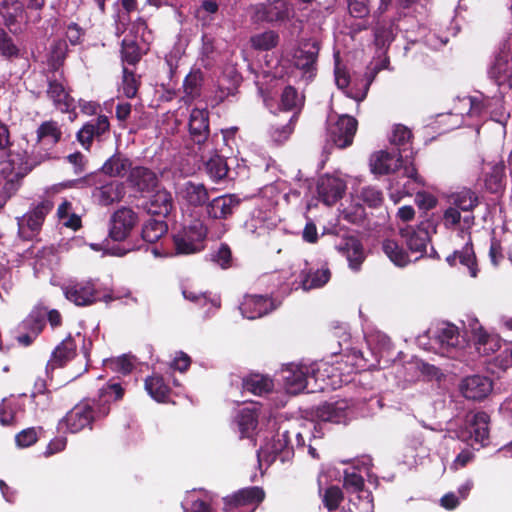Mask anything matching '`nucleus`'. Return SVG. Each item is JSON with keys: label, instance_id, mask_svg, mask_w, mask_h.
Masks as SVG:
<instances>
[{"label": "nucleus", "instance_id": "35", "mask_svg": "<svg viewBox=\"0 0 512 512\" xmlns=\"http://www.w3.org/2000/svg\"><path fill=\"white\" fill-rule=\"evenodd\" d=\"M0 15L4 24L11 28L19 19L26 17L24 3L20 0H0Z\"/></svg>", "mask_w": 512, "mask_h": 512}, {"label": "nucleus", "instance_id": "25", "mask_svg": "<svg viewBox=\"0 0 512 512\" xmlns=\"http://www.w3.org/2000/svg\"><path fill=\"white\" fill-rule=\"evenodd\" d=\"M347 409L345 400L325 402L315 409V417L322 422L341 423L347 418Z\"/></svg>", "mask_w": 512, "mask_h": 512}, {"label": "nucleus", "instance_id": "7", "mask_svg": "<svg viewBox=\"0 0 512 512\" xmlns=\"http://www.w3.org/2000/svg\"><path fill=\"white\" fill-rule=\"evenodd\" d=\"M138 222V213L131 207L122 206L110 216L108 236L116 242L125 241L131 235Z\"/></svg>", "mask_w": 512, "mask_h": 512}, {"label": "nucleus", "instance_id": "22", "mask_svg": "<svg viewBox=\"0 0 512 512\" xmlns=\"http://www.w3.org/2000/svg\"><path fill=\"white\" fill-rule=\"evenodd\" d=\"M143 208L150 215L166 218L174 208L172 194L166 189L157 190L144 203Z\"/></svg>", "mask_w": 512, "mask_h": 512}, {"label": "nucleus", "instance_id": "45", "mask_svg": "<svg viewBox=\"0 0 512 512\" xmlns=\"http://www.w3.org/2000/svg\"><path fill=\"white\" fill-rule=\"evenodd\" d=\"M236 423L241 438L250 437L258 425V414L255 409L243 408L236 416Z\"/></svg>", "mask_w": 512, "mask_h": 512}, {"label": "nucleus", "instance_id": "23", "mask_svg": "<svg viewBox=\"0 0 512 512\" xmlns=\"http://www.w3.org/2000/svg\"><path fill=\"white\" fill-rule=\"evenodd\" d=\"M97 290L91 281L70 285L65 290L66 298L77 306H88L97 301Z\"/></svg>", "mask_w": 512, "mask_h": 512}, {"label": "nucleus", "instance_id": "11", "mask_svg": "<svg viewBox=\"0 0 512 512\" xmlns=\"http://www.w3.org/2000/svg\"><path fill=\"white\" fill-rule=\"evenodd\" d=\"M110 132V122L107 116L99 115L96 119H92L85 123L77 132L76 139L82 147L89 151L93 141H103Z\"/></svg>", "mask_w": 512, "mask_h": 512}, {"label": "nucleus", "instance_id": "60", "mask_svg": "<svg viewBox=\"0 0 512 512\" xmlns=\"http://www.w3.org/2000/svg\"><path fill=\"white\" fill-rule=\"evenodd\" d=\"M361 198L369 207L372 208L380 207L384 200L382 191L373 186L363 188L361 191Z\"/></svg>", "mask_w": 512, "mask_h": 512}, {"label": "nucleus", "instance_id": "24", "mask_svg": "<svg viewBox=\"0 0 512 512\" xmlns=\"http://www.w3.org/2000/svg\"><path fill=\"white\" fill-rule=\"evenodd\" d=\"M489 75L499 86L509 87L512 83V56L504 51L497 54L489 69Z\"/></svg>", "mask_w": 512, "mask_h": 512}, {"label": "nucleus", "instance_id": "37", "mask_svg": "<svg viewBox=\"0 0 512 512\" xmlns=\"http://www.w3.org/2000/svg\"><path fill=\"white\" fill-rule=\"evenodd\" d=\"M459 337L458 327L451 323H443L436 331V340L447 353L459 345Z\"/></svg>", "mask_w": 512, "mask_h": 512}, {"label": "nucleus", "instance_id": "10", "mask_svg": "<svg viewBox=\"0 0 512 512\" xmlns=\"http://www.w3.org/2000/svg\"><path fill=\"white\" fill-rule=\"evenodd\" d=\"M289 18L288 4L283 0L263 2L253 6L252 20L254 22L283 23Z\"/></svg>", "mask_w": 512, "mask_h": 512}, {"label": "nucleus", "instance_id": "61", "mask_svg": "<svg viewBox=\"0 0 512 512\" xmlns=\"http://www.w3.org/2000/svg\"><path fill=\"white\" fill-rule=\"evenodd\" d=\"M38 441V433L36 428L30 427L16 434L15 442L18 447L27 448Z\"/></svg>", "mask_w": 512, "mask_h": 512}, {"label": "nucleus", "instance_id": "15", "mask_svg": "<svg viewBox=\"0 0 512 512\" xmlns=\"http://www.w3.org/2000/svg\"><path fill=\"white\" fill-rule=\"evenodd\" d=\"M408 154L402 155L400 152L395 153L381 150L375 153L370 160L371 172L375 175H388L395 172L404 165V158L407 159Z\"/></svg>", "mask_w": 512, "mask_h": 512}, {"label": "nucleus", "instance_id": "43", "mask_svg": "<svg viewBox=\"0 0 512 512\" xmlns=\"http://www.w3.org/2000/svg\"><path fill=\"white\" fill-rule=\"evenodd\" d=\"M412 137L413 134L408 127L402 124H396L392 130L389 142L392 146L396 147L395 153H399L400 151L403 155V153L409 151L410 154H412L410 149Z\"/></svg>", "mask_w": 512, "mask_h": 512}, {"label": "nucleus", "instance_id": "31", "mask_svg": "<svg viewBox=\"0 0 512 512\" xmlns=\"http://www.w3.org/2000/svg\"><path fill=\"white\" fill-rule=\"evenodd\" d=\"M132 161L124 154L117 152L102 165L101 172L109 177H124L132 169Z\"/></svg>", "mask_w": 512, "mask_h": 512}, {"label": "nucleus", "instance_id": "20", "mask_svg": "<svg viewBox=\"0 0 512 512\" xmlns=\"http://www.w3.org/2000/svg\"><path fill=\"white\" fill-rule=\"evenodd\" d=\"M336 249L346 257L349 267L358 271L365 260L362 242L355 236H345L336 245Z\"/></svg>", "mask_w": 512, "mask_h": 512}, {"label": "nucleus", "instance_id": "51", "mask_svg": "<svg viewBox=\"0 0 512 512\" xmlns=\"http://www.w3.org/2000/svg\"><path fill=\"white\" fill-rule=\"evenodd\" d=\"M210 259L224 270L234 266L232 250L227 243H220L219 246L211 252Z\"/></svg>", "mask_w": 512, "mask_h": 512}, {"label": "nucleus", "instance_id": "14", "mask_svg": "<svg viewBox=\"0 0 512 512\" xmlns=\"http://www.w3.org/2000/svg\"><path fill=\"white\" fill-rule=\"evenodd\" d=\"M493 389L492 380L484 375H471L465 377L460 383V392L468 400L481 401Z\"/></svg>", "mask_w": 512, "mask_h": 512}, {"label": "nucleus", "instance_id": "44", "mask_svg": "<svg viewBox=\"0 0 512 512\" xmlns=\"http://www.w3.org/2000/svg\"><path fill=\"white\" fill-rule=\"evenodd\" d=\"M382 251L398 267H405L411 261L406 250L393 239L382 242Z\"/></svg>", "mask_w": 512, "mask_h": 512}, {"label": "nucleus", "instance_id": "57", "mask_svg": "<svg viewBox=\"0 0 512 512\" xmlns=\"http://www.w3.org/2000/svg\"><path fill=\"white\" fill-rule=\"evenodd\" d=\"M24 8L26 11V21L32 23H39L42 19V10L45 6L46 0H23Z\"/></svg>", "mask_w": 512, "mask_h": 512}, {"label": "nucleus", "instance_id": "62", "mask_svg": "<svg viewBox=\"0 0 512 512\" xmlns=\"http://www.w3.org/2000/svg\"><path fill=\"white\" fill-rule=\"evenodd\" d=\"M349 14L354 18H364L369 15V0H347Z\"/></svg>", "mask_w": 512, "mask_h": 512}, {"label": "nucleus", "instance_id": "4", "mask_svg": "<svg viewBox=\"0 0 512 512\" xmlns=\"http://www.w3.org/2000/svg\"><path fill=\"white\" fill-rule=\"evenodd\" d=\"M266 493L262 487L241 488L222 498L223 512H255L264 501Z\"/></svg>", "mask_w": 512, "mask_h": 512}, {"label": "nucleus", "instance_id": "63", "mask_svg": "<svg viewBox=\"0 0 512 512\" xmlns=\"http://www.w3.org/2000/svg\"><path fill=\"white\" fill-rule=\"evenodd\" d=\"M38 312L43 314V319L49 323L52 329L58 328L62 325L63 318L61 313L57 309H48L42 304L36 305Z\"/></svg>", "mask_w": 512, "mask_h": 512}, {"label": "nucleus", "instance_id": "56", "mask_svg": "<svg viewBox=\"0 0 512 512\" xmlns=\"http://www.w3.org/2000/svg\"><path fill=\"white\" fill-rule=\"evenodd\" d=\"M68 46L65 40H57L51 47V67L54 71H58L64 64L67 57Z\"/></svg>", "mask_w": 512, "mask_h": 512}, {"label": "nucleus", "instance_id": "49", "mask_svg": "<svg viewBox=\"0 0 512 512\" xmlns=\"http://www.w3.org/2000/svg\"><path fill=\"white\" fill-rule=\"evenodd\" d=\"M251 46L255 50L269 51L275 48L279 43V35L273 30H268L250 38Z\"/></svg>", "mask_w": 512, "mask_h": 512}, {"label": "nucleus", "instance_id": "34", "mask_svg": "<svg viewBox=\"0 0 512 512\" xmlns=\"http://www.w3.org/2000/svg\"><path fill=\"white\" fill-rule=\"evenodd\" d=\"M37 143L50 148L56 146L62 138V131L57 121L42 122L36 130Z\"/></svg>", "mask_w": 512, "mask_h": 512}, {"label": "nucleus", "instance_id": "55", "mask_svg": "<svg viewBox=\"0 0 512 512\" xmlns=\"http://www.w3.org/2000/svg\"><path fill=\"white\" fill-rule=\"evenodd\" d=\"M365 486L364 478L360 473L355 471L354 469L345 470L343 477V487L347 490V492L357 493L363 491Z\"/></svg>", "mask_w": 512, "mask_h": 512}, {"label": "nucleus", "instance_id": "42", "mask_svg": "<svg viewBox=\"0 0 512 512\" xmlns=\"http://www.w3.org/2000/svg\"><path fill=\"white\" fill-rule=\"evenodd\" d=\"M285 376V386L290 394H298L303 391L308 383V368L296 366L294 369L288 370Z\"/></svg>", "mask_w": 512, "mask_h": 512}, {"label": "nucleus", "instance_id": "39", "mask_svg": "<svg viewBox=\"0 0 512 512\" xmlns=\"http://www.w3.org/2000/svg\"><path fill=\"white\" fill-rule=\"evenodd\" d=\"M304 105V97H300L296 88L291 85H287L280 95V106L279 109L282 112L291 111L293 113H301Z\"/></svg>", "mask_w": 512, "mask_h": 512}, {"label": "nucleus", "instance_id": "48", "mask_svg": "<svg viewBox=\"0 0 512 512\" xmlns=\"http://www.w3.org/2000/svg\"><path fill=\"white\" fill-rule=\"evenodd\" d=\"M452 202L459 210L473 211L479 204V197L471 189H463L452 196Z\"/></svg>", "mask_w": 512, "mask_h": 512}, {"label": "nucleus", "instance_id": "8", "mask_svg": "<svg viewBox=\"0 0 512 512\" xmlns=\"http://www.w3.org/2000/svg\"><path fill=\"white\" fill-rule=\"evenodd\" d=\"M45 329L43 314L34 306L29 314L18 324L16 341L23 347L31 346Z\"/></svg>", "mask_w": 512, "mask_h": 512}, {"label": "nucleus", "instance_id": "53", "mask_svg": "<svg viewBox=\"0 0 512 512\" xmlns=\"http://www.w3.org/2000/svg\"><path fill=\"white\" fill-rule=\"evenodd\" d=\"M344 495L342 490L338 486H330L328 487L323 494L322 502L325 508L329 512L336 511L343 501Z\"/></svg>", "mask_w": 512, "mask_h": 512}, {"label": "nucleus", "instance_id": "27", "mask_svg": "<svg viewBox=\"0 0 512 512\" xmlns=\"http://www.w3.org/2000/svg\"><path fill=\"white\" fill-rule=\"evenodd\" d=\"M180 194L185 202L194 208L206 206L209 202V192L203 183L187 181L183 184Z\"/></svg>", "mask_w": 512, "mask_h": 512}, {"label": "nucleus", "instance_id": "13", "mask_svg": "<svg viewBox=\"0 0 512 512\" xmlns=\"http://www.w3.org/2000/svg\"><path fill=\"white\" fill-rule=\"evenodd\" d=\"M319 51L320 43L318 41H306L295 51L293 56L294 66L310 79L317 73Z\"/></svg>", "mask_w": 512, "mask_h": 512}, {"label": "nucleus", "instance_id": "12", "mask_svg": "<svg viewBox=\"0 0 512 512\" xmlns=\"http://www.w3.org/2000/svg\"><path fill=\"white\" fill-rule=\"evenodd\" d=\"M241 203L236 194H224L207 202L205 211L212 220H228L238 211Z\"/></svg>", "mask_w": 512, "mask_h": 512}, {"label": "nucleus", "instance_id": "30", "mask_svg": "<svg viewBox=\"0 0 512 512\" xmlns=\"http://www.w3.org/2000/svg\"><path fill=\"white\" fill-rule=\"evenodd\" d=\"M505 164L499 161L490 167V170L484 174L485 189L492 194L503 193L506 186Z\"/></svg>", "mask_w": 512, "mask_h": 512}, {"label": "nucleus", "instance_id": "32", "mask_svg": "<svg viewBox=\"0 0 512 512\" xmlns=\"http://www.w3.org/2000/svg\"><path fill=\"white\" fill-rule=\"evenodd\" d=\"M242 388L244 391H248L257 396H262L273 390L274 382L267 375L251 373L243 378Z\"/></svg>", "mask_w": 512, "mask_h": 512}, {"label": "nucleus", "instance_id": "64", "mask_svg": "<svg viewBox=\"0 0 512 512\" xmlns=\"http://www.w3.org/2000/svg\"><path fill=\"white\" fill-rule=\"evenodd\" d=\"M0 423L3 426H12L16 424L15 410L11 402L3 400L0 403Z\"/></svg>", "mask_w": 512, "mask_h": 512}, {"label": "nucleus", "instance_id": "26", "mask_svg": "<svg viewBox=\"0 0 512 512\" xmlns=\"http://www.w3.org/2000/svg\"><path fill=\"white\" fill-rule=\"evenodd\" d=\"M47 96L52 100L53 105L64 113L69 112L74 107V99L66 91L63 83L56 78L48 79Z\"/></svg>", "mask_w": 512, "mask_h": 512}, {"label": "nucleus", "instance_id": "54", "mask_svg": "<svg viewBox=\"0 0 512 512\" xmlns=\"http://www.w3.org/2000/svg\"><path fill=\"white\" fill-rule=\"evenodd\" d=\"M19 54L20 50L12 37L4 29L0 28V55L7 60H11L17 58Z\"/></svg>", "mask_w": 512, "mask_h": 512}, {"label": "nucleus", "instance_id": "1", "mask_svg": "<svg viewBox=\"0 0 512 512\" xmlns=\"http://www.w3.org/2000/svg\"><path fill=\"white\" fill-rule=\"evenodd\" d=\"M109 414L110 409L106 402L87 399L69 410L62 423L70 433H78L84 429L93 430L94 424L104 420Z\"/></svg>", "mask_w": 512, "mask_h": 512}, {"label": "nucleus", "instance_id": "59", "mask_svg": "<svg viewBox=\"0 0 512 512\" xmlns=\"http://www.w3.org/2000/svg\"><path fill=\"white\" fill-rule=\"evenodd\" d=\"M415 202L420 209L425 211V215L422 216L423 219L433 217L434 219H437L439 221L438 217H435L433 214H428V211L435 208L437 205V199L435 196L427 192H419L415 196Z\"/></svg>", "mask_w": 512, "mask_h": 512}, {"label": "nucleus", "instance_id": "33", "mask_svg": "<svg viewBox=\"0 0 512 512\" xmlns=\"http://www.w3.org/2000/svg\"><path fill=\"white\" fill-rule=\"evenodd\" d=\"M51 209V206L49 203L42 202L38 204L31 212H29L25 219H26V225L28 229L30 230V234L26 235L24 228L20 227L19 233L25 240H31L34 233L37 232L46 217V215L49 213Z\"/></svg>", "mask_w": 512, "mask_h": 512}, {"label": "nucleus", "instance_id": "18", "mask_svg": "<svg viewBox=\"0 0 512 512\" xmlns=\"http://www.w3.org/2000/svg\"><path fill=\"white\" fill-rule=\"evenodd\" d=\"M275 309L273 299L267 295H246L240 305L241 313L248 319H257Z\"/></svg>", "mask_w": 512, "mask_h": 512}, {"label": "nucleus", "instance_id": "2", "mask_svg": "<svg viewBox=\"0 0 512 512\" xmlns=\"http://www.w3.org/2000/svg\"><path fill=\"white\" fill-rule=\"evenodd\" d=\"M438 220L429 217L420 221L417 226L407 225L400 229V236L411 253H419L422 257L426 253L431 234H436Z\"/></svg>", "mask_w": 512, "mask_h": 512}, {"label": "nucleus", "instance_id": "5", "mask_svg": "<svg viewBox=\"0 0 512 512\" xmlns=\"http://www.w3.org/2000/svg\"><path fill=\"white\" fill-rule=\"evenodd\" d=\"M206 236L207 228L199 220L184 226L172 237L176 254L189 255L200 252L204 249Z\"/></svg>", "mask_w": 512, "mask_h": 512}, {"label": "nucleus", "instance_id": "21", "mask_svg": "<svg viewBox=\"0 0 512 512\" xmlns=\"http://www.w3.org/2000/svg\"><path fill=\"white\" fill-rule=\"evenodd\" d=\"M345 189V183L335 177L322 178L317 185L319 199L327 206L338 202L343 197Z\"/></svg>", "mask_w": 512, "mask_h": 512}, {"label": "nucleus", "instance_id": "9", "mask_svg": "<svg viewBox=\"0 0 512 512\" xmlns=\"http://www.w3.org/2000/svg\"><path fill=\"white\" fill-rule=\"evenodd\" d=\"M76 338L85 342V337L77 332L75 335L69 333L52 351L50 359L47 362V370H55L65 367L77 356Z\"/></svg>", "mask_w": 512, "mask_h": 512}, {"label": "nucleus", "instance_id": "38", "mask_svg": "<svg viewBox=\"0 0 512 512\" xmlns=\"http://www.w3.org/2000/svg\"><path fill=\"white\" fill-rule=\"evenodd\" d=\"M167 232L168 224L164 219L150 218L142 226L141 237L144 242L153 244L165 236Z\"/></svg>", "mask_w": 512, "mask_h": 512}, {"label": "nucleus", "instance_id": "17", "mask_svg": "<svg viewBox=\"0 0 512 512\" xmlns=\"http://www.w3.org/2000/svg\"><path fill=\"white\" fill-rule=\"evenodd\" d=\"M158 182L156 173L144 166L133 167L127 177L129 187L140 194L154 191Z\"/></svg>", "mask_w": 512, "mask_h": 512}, {"label": "nucleus", "instance_id": "3", "mask_svg": "<svg viewBox=\"0 0 512 512\" xmlns=\"http://www.w3.org/2000/svg\"><path fill=\"white\" fill-rule=\"evenodd\" d=\"M79 182L94 186L92 197L101 206H109L120 202L126 193L122 182L116 180L103 181L98 173L88 174Z\"/></svg>", "mask_w": 512, "mask_h": 512}, {"label": "nucleus", "instance_id": "40", "mask_svg": "<svg viewBox=\"0 0 512 512\" xmlns=\"http://www.w3.org/2000/svg\"><path fill=\"white\" fill-rule=\"evenodd\" d=\"M489 421L490 416L484 412L479 411L472 416L469 422L470 434L475 442L483 444L489 437Z\"/></svg>", "mask_w": 512, "mask_h": 512}, {"label": "nucleus", "instance_id": "50", "mask_svg": "<svg viewBox=\"0 0 512 512\" xmlns=\"http://www.w3.org/2000/svg\"><path fill=\"white\" fill-rule=\"evenodd\" d=\"M142 54L136 40L128 35L121 43V58L123 62L135 65L141 60Z\"/></svg>", "mask_w": 512, "mask_h": 512}, {"label": "nucleus", "instance_id": "29", "mask_svg": "<svg viewBox=\"0 0 512 512\" xmlns=\"http://www.w3.org/2000/svg\"><path fill=\"white\" fill-rule=\"evenodd\" d=\"M204 82L203 72L200 69H192L183 81V97L181 100L190 105L194 100L201 96Z\"/></svg>", "mask_w": 512, "mask_h": 512}, {"label": "nucleus", "instance_id": "36", "mask_svg": "<svg viewBox=\"0 0 512 512\" xmlns=\"http://www.w3.org/2000/svg\"><path fill=\"white\" fill-rule=\"evenodd\" d=\"M145 390L157 402H167L171 389L160 374H153L145 379Z\"/></svg>", "mask_w": 512, "mask_h": 512}, {"label": "nucleus", "instance_id": "6", "mask_svg": "<svg viewBox=\"0 0 512 512\" xmlns=\"http://www.w3.org/2000/svg\"><path fill=\"white\" fill-rule=\"evenodd\" d=\"M358 129V121L348 114L340 115L335 122L327 126V141L339 149H346L353 144Z\"/></svg>", "mask_w": 512, "mask_h": 512}, {"label": "nucleus", "instance_id": "46", "mask_svg": "<svg viewBox=\"0 0 512 512\" xmlns=\"http://www.w3.org/2000/svg\"><path fill=\"white\" fill-rule=\"evenodd\" d=\"M374 44L377 49H387L393 42L395 35L391 21H378L374 28Z\"/></svg>", "mask_w": 512, "mask_h": 512}, {"label": "nucleus", "instance_id": "19", "mask_svg": "<svg viewBox=\"0 0 512 512\" xmlns=\"http://www.w3.org/2000/svg\"><path fill=\"white\" fill-rule=\"evenodd\" d=\"M300 286L303 290L309 291L312 289L322 288L331 279V271L328 264L325 263L321 268L314 269L309 267L308 262H305V267L298 275Z\"/></svg>", "mask_w": 512, "mask_h": 512}, {"label": "nucleus", "instance_id": "28", "mask_svg": "<svg viewBox=\"0 0 512 512\" xmlns=\"http://www.w3.org/2000/svg\"><path fill=\"white\" fill-rule=\"evenodd\" d=\"M297 121L298 113H293L286 121L280 119L279 115H275V119L269 126V136L275 143L283 144L294 132Z\"/></svg>", "mask_w": 512, "mask_h": 512}, {"label": "nucleus", "instance_id": "52", "mask_svg": "<svg viewBox=\"0 0 512 512\" xmlns=\"http://www.w3.org/2000/svg\"><path fill=\"white\" fill-rule=\"evenodd\" d=\"M455 255H457L460 263L468 268L471 277H476L478 269L473 245L467 243L461 251H456Z\"/></svg>", "mask_w": 512, "mask_h": 512}, {"label": "nucleus", "instance_id": "58", "mask_svg": "<svg viewBox=\"0 0 512 512\" xmlns=\"http://www.w3.org/2000/svg\"><path fill=\"white\" fill-rule=\"evenodd\" d=\"M140 81L135 73L126 67H123V93L127 98H134L137 95Z\"/></svg>", "mask_w": 512, "mask_h": 512}, {"label": "nucleus", "instance_id": "16", "mask_svg": "<svg viewBox=\"0 0 512 512\" xmlns=\"http://www.w3.org/2000/svg\"><path fill=\"white\" fill-rule=\"evenodd\" d=\"M188 131L191 140L197 144H204L210 136L209 111L206 108H193L188 121Z\"/></svg>", "mask_w": 512, "mask_h": 512}, {"label": "nucleus", "instance_id": "41", "mask_svg": "<svg viewBox=\"0 0 512 512\" xmlns=\"http://www.w3.org/2000/svg\"><path fill=\"white\" fill-rule=\"evenodd\" d=\"M126 388L115 378L110 379L98 391L96 401H104L111 410V401L117 402L123 399Z\"/></svg>", "mask_w": 512, "mask_h": 512}, {"label": "nucleus", "instance_id": "47", "mask_svg": "<svg viewBox=\"0 0 512 512\" xmlns=\"http://www.w3.org/2000/svg\"><path fill=\"white\" fill-rule=\"evenodd\" d=\"M204 166L206 174L215 182L224 179L229 172L226 159L218 154L210 157V159L205 162Z\"/></svg>", "mask_w": 512, "mask_h": 512}]
</instances>
